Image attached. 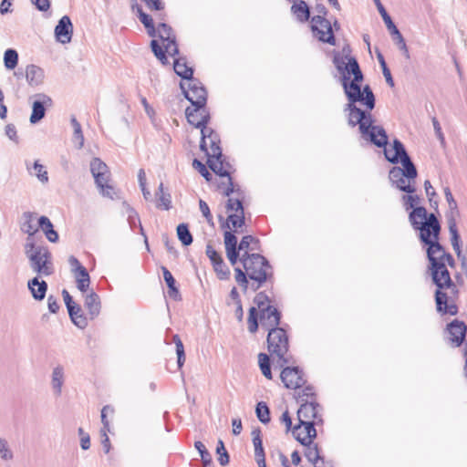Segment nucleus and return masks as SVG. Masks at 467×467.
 <instances>
[{
  "label": "nucleus",
  "instance_id": "obj_1",
  "mask_svg": "<svg viewBox=\"0 0 467 467\" xmlns=\"http://www.w3.org/2000/svg\"><path fill=\"white\" fill-rule=\"evenodd\" d=\"M333 62L337 69L342 73V86L348 100L345 108V111L348 112V124L353 127L358 125L363 139L379 148L386 147L388 136L383 127L373 125L371 114L356 106L357 102H360L368 110L375 107V97L369 86H365L361 90L363 74L357 59L348 55L335 56ZM384 154L389 162L396 164L400 161L402 165V168L396 166L389 171L391 183L402 192L414 193L418 172L401 141L394 140L392 149L385 148Z\"/></svg>",
  "mask_w": 467,
  "mask_h": 467
},
{
  "label": "nucleus",
  "instance_id": "obj_2",
  "mask_svg": "<svg viewBox=\"0 0 467 467\" xmlns=\"http://www.w3.org/2000/svg\"><path fill=\"white\" fill-rule=\"evenodd\" d=\"M433 284L437 286L435 291V303L437 311L441 314L455 316L458 313L456 299L459 289L452 281L446 265L437 268H429Z\"/></svg>",
  "mask_w": 467,
  "mask_h": 467
},
{
  "label": "nucleus",
  "instance_id": "obj_3",
  "mask_svg": "<svg viewBox=\"0 0 467 467\" xmlns=\"http://www.w3.org/2000/svg\"><path fill=\"white\" fill-rule=\"evenodd\" d=\"M25 254L28 258L30 268L36 276H48L54 273L52 256L47 247L36 245L34 239L26 238Z\"/></svg>",
  "mask_w": 467,
  "mask_h": 467
},
{
  "label": "nucleus",
  "instance_id": "obj_4",
  "mask_svg": "<svg viewBox=\"0 0 467 467\" xmlns=\"http://www.w3.org/2000/svg\"><path fill=\"white\" fill-rule=\"evenodd\" d=\"M409 220L412 227L420 232L421 242H428L431 235H440V223L434 213L428 214L426 208H414L409 214Z\"/></svg>",
  "mask_w": 467,
  "mask_h": 467
},
{
  "label": "nucleus",
  "instance_id": "obj_5",
  "mask_svg": "<svg viewBox=\"0 0 467 467\" xmlns=\"http://www.w3.org/2000/svg\"><path fill=\"white\" fill-rule=\"evenodd\" d=\"M241 261L250 279L257 282L254 290H257L268 276L271 275V266L265 257L259 254H242Z\"/></svg>",
  "mask_w": 467,
  "mask_h": 467
},
{
  "label": "nucleus",
  "instance_id": "obj_6",
  "mask_svg": "<svg viewBox=\"0 0 467 467\" xmlns=\"http://www.w3.org/2000/svg\"><path fill=\"white\" fill-rule=\"evenodd\" d=\"M267 347L274 358H276L277 365L282 368L291 362V356L288 353V337L284 328H271L267 335Z\"/></svg>",
  "mask_w": 467,
  "mask_h": 467
},
{
  "label": "nucleus",
  "instance_id": "obj_7",
  "mask_svg": "<svg viewBox=\"0 0 467 467\" xmlns=\"http://www.w3.org/2000/svg\"><path fill=\"white\" fill-rule=\"evenodd\" d=\"M158 36L164 46V50L161 47L158 41L153 39L150 42L152 52L163 65L169 64L166 54L171 57H174L175 55L179 54V49L175 41V36L172 33V28L165 23H160L158 26Z\"/></svg>",
  "mask_w": 467,
  "mask_h": 467
},
{
  "label": "nucleus",
  "instance_id": "obj_8",
  "mask_svg": "<svg viewBox=\"0 0 467 467\" xmlns=\"http://www.w3.org/2000/svg\"><path fill=\"white\" fill-rule=\"evenodd\" d=\"M90 171L100 194L113 199L116 192L114 187L109 183L110 172L107 164L99 158H93L90 161Z\"/></svg>",
  "mask_w": 467,
  "mask_h": 467
},
{
  "label": "nucleus",
  "instance_id": "obj_9",
  "mask_svg": "<svg viewBox=\"0 0 467 467\" xmlns=\"http://www.w3.org/2000/svg\"><path fill=\"white\" fill-rule=\"evenodd\" d=\"M180 86L185 98L192 103V107H205L207 92L197 78H192L186 80V82H181Z\"/></svg>",
  "mask_w": 467,
  "mask_h": 467
},
{
  "label": "nucleus",
  "instance_id": "obj_10",
  "mask_svg": "<svg viewBox=\"0 0 467 467\" xmlns=\"http://www.w3.org/2000/svg\"><path fill=\"white\" fill-rule=\"evenodd\" d=\"M375 3L377 5L378 10L386 25L388 30L389 31L390 35L392 36L393 41L398 46L399 49L402 51V53L406 57V58H410L409 49H408V47L406 45V42H405L402 35L400 34V32L399 31L397 26L393 23L391 17L387 13L386 9L384 8V6L380 3V1L375 0Z\"/></svg>",
  "mask_w": 467,
  "mask_h": 467
},
{
  "label": "nucleus",
  "instance_id": "obj_11",
  "mask_svg": "<svg viewBox=\"0 0 467 467\" xmlns=\"http://www.w3.org/2000/svg\"><path fill=\"white\" fill-rule=\"evenodd\" d=\"M219 144L220 139L218 134L209 128H202L200 147L202 150L206 152L207 157L211 158L222 155V150Z\"/></svg>",
  "mask_w": 467,
  "mask_h": 467
},
{
  "label": "nucleus",
  "instance_id": "obj_12",
  "mask_svg": "<svg viewBox=\"0 0 467 467\" xmlns=\"http://www.w3.org/2000/svg\"><path fill=\"white\" fill-rule=\"evenodd\" d=\"M208 165L210 169L216 174L221 177H226L228 181V185L223 190V194L225 196H230L231 193L240 192L239 189L235 190L234 186V182L230 176L232 166L231 164H227L228 168H223V154L221 156L216 157H208Z\"/></svg>",
  "mask_w": 467,
  "mask_h": 467
},
{
  "label": "nucleus",
  "instance_id": "obj_13",
  "mask_svg": "<svg viewBox=\"0 0 467 467\" xmlns=\"http://www.w3.org/2000/svg\"><path fill=\"white\" fill-rule=\"evenodd\" d=\"M300 401L301 405L297 410V417L300 422H315V424L322 422L318 403L307 399H302Z\"/></svg>",
  "mask_w": 467,
  "mask_h": 467
},
{
  "label": "nucleus",
  "instance_id": "obj_14",
  "mask_svg": "<svg viewBox=\"0 0 467 467\" xmlns=\"http://www.w3.org/2000/svg\"><path fill=\"white\" fill-rule=\"evenodd\" d=\"M32 113L30 122L32 124L38 123L46 115L47 109L53 106L52 99L45 93H37L32 97Z\"/></svg>",
  "mask_w": 467,
  "mask_h": 467
},
{
  "label": "nucleus",
  "instance_id": "obj_15",
  "mask_svg": "<svg viewBox=\"0 0 467 467\" xmlns=\"http://www.w3.org/2000/svg\"><path fill=\"white\" fill-rule=\"evenodd\" d=\"M311 24L315 36L322 42L328 43L330 45L335 44L332 27L328 20L320 16H316L312 18Z\"/></svg>",
  "mask_w": 467,
  "mask_h": 467
},
{
  "label": "nucleus",
  "instance_id": "obj_16",
  "mask_svg": "<svg viewBox=\"0 0 467 467\" xmlns=\"http://www.w3.org/2000/svg\"><path fill=\"white\" fill-rule=\"evenodd\" d=\"M446 332L448 334L449 344L452 348H459L465 339L467 326L463 321L454 319L447 324Z\"/></svg>",
  "mask_w": 467,
  "mask_h": 467
},
{
  "label": "nucleus",
  "instance_id": "obj_17",
  "mask_svg": "<svg viewBox=\"0 0 467 467\" xmlns=\"http://www.w3.org/2000/svg\"><path fill=\"white\" fill-rule=\"evenodd\" d=\"M428 245L427 248V257L428 260L434 257L443 256V258H447V264L451 267L455 266V260L451 256V254L447 253L443 246L439 243V235L429 237L428 242H423Z\"/></svg>",
  "mask_w": 467,
  "mask_h": 467
},
{
  "label": "nucleus",
  "instance_id": "obj_18",
  "mask_svg": "<svg viewBox=\"0 0 467 467\" xmlns=\"http://www.w3.org/2000/svg\"><path fill=\"white\" fill-rule=\"evenodd\" d=\"M280 378L285 386L291 389L301 388L306 382L303 378L302 371H300L296 367L284 368Z\"/></svg>",
  "mask_w": 467,
  "mask_h": 467
},
{
  "label": "nucleus",
  "instance_id": "obj_19",
  "mask_svg": "<svg viewBox=\"0 0 467 467\" xmlns=\"http://www.w3.org/2000/svg\"><path fill=\"white\" fill-rule=\"evenodd\" d=\"M292 433L301 444H308L317 437L315 422L299 421L292 430Z\"/></svg>",
  "mask_w": 467,
  "mask_h": 467
},
{
  "label": "nucleus",
  "instance_id": "obj_20",
  "mask_svg": "<svg viewBox=\"0 0 467 467\" xmlns=\"http://www.w3.org/2000/svg\"><path fill=\"white\" fill-rule=\"evenodd\" d=\"M260 311L261 327L270 331L271 328H277L280 322V313L273 306L267 305Z\"/></svg>",
  "mask_w": 467,
  "mask_h": 467
},
{
  "label": "nucleus",
  "instance_id": "obj_21",
  "mask_svg": "<svg viewBox=\"0 0 467 467\" xmlns=\"http://www.w3.org/2000/svg\"><path fill=\"white\" fill-rule=\"evenodd\" d=\"M73 35V25L67 16H64L58 21L55 27V36L57 40L62 44H67L71 41Z\"/></svg>",
  "mask_w": 467,
  "mask_h": 467
},
{
  "label": "nucleus",
  "instance_id": "obj_22",
  "mask_svg": "<svg viewBox=\"0 0 467 467\" xmlns=\"http://www.w3.org/2000/svg\"><path fill=\"white\" fill-rule=\"evenodd\" d=\"M185 115L187 120L190 124L195 126L196 128H200L201 130L202 128H207L206 124L209 120V115L205 110V108H187L185 110Z\"/></svg>",
  "mask_w": 467,
  "mask_h": 467
},
{
  "label": "nucleus",
  "instance_id": "obj_23",
  "mask_svg": "<svg viewBox=\"0 0 467 467\" xmlns=\"http://www.w3.org/2000/svg\"><path fill=\"white\" fill-rule=\"evenodd\" d=\"M305 447L304 455L306 458L316 466L328 467L330 462H326L324 458L320 456L319 449L317 443L313 441L308 444H302Z\"/></svg>",
  "mask_w": 467,
  "mask_h": 467
},
{
  "label": "nucleus",
  "instance_id": "obj_24",
  "mask_svg": "<svg viewBox=\"0 0 467 467\" xmlns=\"http://www.w3.org/2000/svg\"><path fill=\"white\" fill-rule=\"evenodd\" d=\"M26 82L31 87H37L43 84L45 79L44 69L40 67L31 64L26 67Z\"/></svg>",
  "mask_w": 467,
  "mask_h": 467
},
{
  "label": "nucleus",
  "instance_id": "obj_25",
  "mask_svg": "<svg viewBox=\"0 0 467 467\" xmlns=\"http://www.w3.org/2000/svg\"><path fill=\"white\" fill-rule=\"evenodd\" d=\"M65 382V368L61 365L56 366L51 374V389L55 396L62 394V388Z\"/></svg>",
  "mask_w": 467,
  "mask_h": 467
},
{
  "label": "nucleus",
  "instance_id": "obj_26",
  "mask_svg": "<svg viewBox=\"0 0 467 467\" xmlns=\"http://www.w3.org/2000/svg\"><path fill=\"white\" fill-rule=\"evenodd\" d=\"M449 210L446 213V219L448 223L449 232L451 238L460 236L457 229V220L460 216L457 202L449 203Z\"/></svg>",
  "mask_w": 467,
  "mask_h": 467
},
{
  "label": "nucleus",
  "instance_id": "obj_27",
  "mask_svg": "<svg viewBox=\"0 0 467 467\" xmlns=\"http://www.w3.org/2000/svg\"><path fill=\"white\" fill-rule=\"evenodd\" d=\"M27 286L35 300L41 301L45 298L47 290L46 281H39V277L36 276L28 281Z\"/></svg>",
  "mask_w": 467,
  "mask_h": 467
},
{
  "label": "nucleus",
  "instance_id": "obj_28",
  "mask_svg": "<svg viewBox=\"0 0 467 467\" xmlns=\"http://www.w3.org/2000/svg\"><path fill=\"white\" fill-rule=\"evenodd\" d=\"M25 165L27 172L32 176H36L40 182L47 183L48 182L47 171L38 161L32 163L30 161L26 160Z\"/></svg>",
  "mask_w": 467,
  "mask_h": 467
},
{
  "label": "nucleus",
  "instance_id": "obj_29",
  "mask_svg": "<svg viewBox=\"0 0 467 467\" xmlns=\"http://www.w3.org/2000/svg\"><path fill=\"white\" fill-rule=\"evenodd\" d=\"M84 305L91 318L96 317L99 314L100 300L99 296L95 292L90 291L86 295Z\"/></svg>",
  "mask_w": 467,
  "mask_h": 467
},
{
  "label": "nucleus",
  "instance_id": "obj_30",
  "mask_svg": "<svg viewBox=\"0 0 467 467\" xmlns=\"http://www.w3.org/2000/svg\"><path fill=\"white\" fill-rule=\"evenodd\" d=\"M173 69L175 73L184 80H189L193 78V69L187 65L185 58L180 57L174 59Z\"/></svg>",
  "mask_w": 467,
  "mask_h": 467
},
{
  "label": "nucleus",
  "instance_id": "obj_31",
  "mask_svg": "<svg viewBox=\"0 0 467 467\" xmlns=\"http://www.w3.org/2000/svg\"><path fill=\"white\" fill-rule=\"evenodd\" d=\"M24 222L21 229L23 232L28 234L27 238H32L34 234L38 231V225L35 223L36 215L33 213L26 212L23 214Z\"/></svg>",
  "mask_w": 467,
  "mask_h": 467
},
{
  "label": "nucleus",
  "instance_id": "obj_32",
  "mask_svg": "<svg viewBox=\"0 0 467 467\" xmlns=\"http://www.w3.org/2000/svg\"><path fill=\"white\" fill-rule=\"evenodd\" d=\"M171 194L164 191L163 183L161 182L156 192V206L159 209L169 210L171 208Z\"/></svg>",
  "mask_w": 467,
  "mask_h": 467
},
{
  "label": "nucleus",
  "instance_id": "obj_33",
  "mask_svg": "<svg viewBox=\"0 0 467 467\" xmlns=\"http://www.w3.org/2000/svg\"><path fill=\"white\" fill-rule=\"evenodd\" d=\"M252 438L253 444L254 447V458L255 461H260L263 462V460H265V451L263 448V441L261 438V431L260 429H254L252 431Z\"/></svg>",
  "mask_w": 467,
  "mask_h": 467
},
{
  "label": "nucleus",
  "instance_id": "obj_34",
  "mask_svg": "<svg viewBox=\"0 0 467 467\" xmlns=\"http://www.w3.org/2000/svg\"><path fill=\"white\" fill-rule=\"evenodd\" d=\"M291 11L300 22L307 21L310 16L308 5L303 0L295 2L291 7Z\"/></svg>",
  "mask_w": 467,
  "mask_h": 467
},
{
  "label": "nucleus",
  "instance_id": "obj_35",
  "mask_svg": "<svg viewBox=\"0 0 467 467\" xmlns=\"http://www.w3.org/2000/svg\"><path fill=\"white\" fill-rule=\"evenodd\" d=\"M72 322L79 328H85L88 325L87 318L84 317L81 307L78 305L69 306L67 309Z\"/></svg>",
  "mask_w": 467,
  "mask_h": 467
},
{
  "label": "nucleus",
  "instance_id": "obj_36",
  "mask_svg": "<svg viewBox=\"0 0 467 467\" xmlns=\"http://www.w3.org/2000/svg\"><path fill=\"white\" fill-rule=\"evenodd\" d=\"M451 244L458 259L461 261L462 269L467 276V252L463 253L461 249L460 236L451 238Z\"/></svg>",
  "mask_w": 467,
  "mask_h": 467
},
{
  "label": "nucleus",
  "instance_id": "obj_37",
  "mask_svg": "<svg viewBox=\"0 0 467 467\" xmlns=\"http://www.w3.org/2000/svg\"><path fill=\"white\" fill-rule=\"evenodd\" d=\"M73 127V142L77 145L78 149H81L84 146V135L82 132L81 125L75 117L70 119Z\"/></svg>",
  "mask_w": 467,
  "mask_h": 467
},
{
  "label": "nucleus",
  "instance_id": "obj_38",
  "mask_svg": "<svg viewBox=\"0 0 467 467\" xmlns=\"http://www.w3.org/2000/svg\"><path fill=\"white\" fill-rule=\"evenodd\" d=\"M163 273L164 281L169 287L168 294L171 297L176 298L179 295L178 288L175 286V279L171 273L164 266L161 267Z\"/></svg>",
  "mask_w": 467,
  "mask_h": 467
},
{
  "label": "nucleus",
  "instance_id": "obj_39",
  "mask_svg": "<svg viewBox=\"0 0 467 467\" xmlns=\"http://www.w3.org/2000/svg\"><path fill=\"white\" fill-rule=\"evenodd\" d=\"M259 241L255 239L252 235H245L242 238L240 244H238V250L240 252H243L244 254L245 252L248 253V250H256L258 247Z\"/></svg>",
  "mask_w": 467,
  "mask_h": 467
},
{
  "label": "nucleus",
  "instance_id": "obj_40",
  "mask_svg": "<svg viewBox=\"0 0 467 467\" xmlns=\"http://www.w3.org/2000/svg\"><path fill=\"white\" fill-rule=\"evenodd\" d=\"M244 224V211L231 213L228 215L226 225L228 228H240Z\"/></svg>",
  "mask_w": 467,
  "mask_h": 467
},
{
  "label": "nucleus",
  "instance_id": "obj_41",
  "mask_svg": "<svg viewBox=\"0 0 467 467\" xmlns=\"http://www.w3.org/2000/svg\"><path fill=\"white\" fill-rule=\"evenodd\" d=\"M177 235L182 244L185 246L192 243V235L186 223H181L177 226Z\"/></svg>",
  "mask_w": 467,
  "mask_h": 467
},
{
  "label": "nucleus",
  "instance_id": "obj_42",
  "mask_svg": "<svg viewBox=\"0 0 467 467\" xmlns=\"http://www.w3.org/2000/svg\"><path fill=\"white\" fill-rule=\"evenodd\" d=\"M18 63V53L12 48L5 50L4 54V64L5 67L11 70L14 69Z\"/></svg>",
  "mask_w": 467,
  "mask_h": 467
},
{
  "label": "nucleus",
  "instance_id": "obj_43",
  "mask_svg": "<svg viewBox=\"0 0 467 467\" xmlns=\"http://www.w3.org/2000/svg\"><path fill=\"white\" fill-rule=\"evenodd\" d=\"M258 363L260 369L262 371V374L268 379H272V372H271V365H270V358L265 353H260L258 355Z\"/></svg>",
  "mask_w": 467,
  "mask_h": 467
},
{
  "label": "nucleus",
  "instance_id": "obj_44",
  "mask_svg": "<svg viewBox=\"0 0 467 467\" xmlns=\"http://www.w3.org/2000/svg\"><path fill=\"white\" fill-rule=\"evenodd\" d=\"M255 413L262 423H267L270 421V410L265 402L260 401L257 403Z\"/></svg>",
  "mask_w": 467,
  "mask_h": 467
},
{
  "label": "nucleus",
  "instance_id": "obj_45",
  "mask_svg": "<svg viewBox=\"0 0 467 467\" xmlns=\"http://www.w3.org/2000/svg\"><path fill=\"white\" fill-rule=\"evenodd\" d=\"M401 202L406 211L419 207L420 199L417 194L409 193L402 195Z\"/></svg>",
  "mask_w": 467,
  "mask_h": 467
},
{
  "label": "nucleus",
  "instance_id": "obj_46",
  "mask_svg": "<svg viewBox=\"0 0 467 467\" xmlns=\"http://www.w3.org/2000/svg\"><path fill=\"white\" fill-rule=\"evenodd\" d=\"M173 342L175 343V346H176L178 367L182 368L185 362L184 347H183V344L178 335L173 336Z\"/></svg>",
  "mask_w": 467,
  "mask_h": 467
},
{
  "label": "nucleus",
  "instance_id": "obj_47",
  "mask_svg": "<svg viewBox=\"0 0 467 467\" xmlns=\"http://www.w3.org/2000/svg\"><path fill=\"white\" fill-rule=\"evenodd\" d=\"M195 449L199 451L200 456L202 458V462L204 466L210 465L212 463V455L206 450L204 444L202 441H195L194 443Z\"/></svg>",
  "mask_w": 467,
  "mask_h": 467
},
{
  "label": "nucleus",
  "instance_id": "obj_48",
  "mask_svg": "<svg viewBox=\"0 0 467 467\" xmlns=\"http://www.w3.org/2000/svg\"><path fill=\"white\" fill-rule=\"evenodd\" d=\"M0 457L4 461H11L14 458V453L4 438H0Z\"/></svg>",
  "mask_w": 467,
  "mask_h": 467
},
{
  "label": "nucleus",
  "instance_id": "obj_49",
  "mask_svg": "<svg viewBox=\"0 0 467 467\" xmlns=\"http://www.w3.org/2000/svg\"><path fill=\"white\" fill-rule=\"evenodd\" d=\"M216 452L219 454L218 461L220 464L222 466L227 465L229 463L230 457L222 440L218 441Z\"/></svg>",
  "mask_w": 467,
  "mask_h": 467
},
{
  "label": "nucleus",
  "instance_id": "obj_50",
  "mask_svg": "<svg viewBox=\"0 0 467 467\" xmlns=\"http://www.w3.org/2000/svg\"><path fill=\"white\" fill-rule=\"evenodd\" d=\"M248 330L251 333H255L258 329V320H257V310L256 307L252 306L249 309V317H248Z\"/></svg>",
  "mask_w": 467,
  "mask_h": 467
},
{
  "label": "nucleus",
  "instance_id": "obj_51",
  "mask_svg": "<svg viewBox=\"0 0 467 467\" xmlns=\"http://www.w3.org/2000/svg\"><path fill=\"white\" fill-rule=\"evenodd\" d=\"M126 213L128 214V223L131 229H133L137 223L140 225V230L142 231L143 228L140 224V217L138 213L130 205H127Z\"/></svg>",
  "mask_w": 467,
  "mask_h": 467
},
{
  "label": "nucleus",
  "instance_id": "obj_52",
  "mask_svg": "<svg viewBox=\"0 0 467 467\" xmlns=\"http://www.w3.org/2000/svg\"><path fill=\"white\" fill-rule=\"evenodd\" d=\"M378 60L380 64V67L382 68V73H383V76L386 79V82L390 86V87H393L394 86V81H393V78H392V76H391V73H390V70L389 69V67H387V64L385 62V59H384V57L379 53L378 54Z\"/></svg>",
  "mask_w": 467,
  "mask_h": 467
},
{
  "label": "nucleus",
  "instance_id": "obj_53",
  "mask_svg": "<svg viewBox=\"0 0 467 467\" xmlns=\"http://www.w3.org/2000/svg\"><path fill=\"white\" fill-rule=\"evenodd\" d=\"M213 265V269L216 272L217 275L220 279H226L229 276L230 271L228 267L224 265L223 260H220L215 263Z\"/></svg>",
  "mask_w": 467,
  "mask_h": 467
},
{
  "label": "nucleus",
  "instance_id": "obj_54",
  "mask_svg": "<svg viewBox=\"0 0 467 467\" xmlns=\"http://www.w3.org/2000/svg\"><path fill=\"white\" fill-rule=\"evenodd\" d=\"M224 245L225 250L238 249L237 239L235 235L230 231L224 232Z\"/></svg>",
  "mask_w": 467,
  "mask_h": 467
},
{
  "label": "nucleus",
  "instance_id": "obj_55",
  "mask_svg": "<svg viewBox=\"0 0 467 467\" xmlns=\"http://www.w3.org/2000/svg\"><path fill=\"white\" fill-rule=\"evenodd\" d=\"M114 412V410L113 408H111L109 405H106L102 408L101 410V422L103 424V427L102 429L100 430V431H109V420H107V415L109 413H113Z\"/></svg>",
  "mask_w": 467,
  "mask_h": 467
},
{
  "label": "nucleus",
  "instance_id": "obj_56",
  "mask_svg": "<svg viewBox=\"0 0 467 467\" xmlns=\"http://www.w3.org/2000/svg\"><path fill=\"white\" fill-rule=\"evenodd\" d=\"M226 209H227V212L230 213L244 211L243 203L240 201V199H238V198H236V199L229 198L227 204H226Z\"/></svg>",
  "mask_w": 467,
  "mask_h": 467
},
{
  "label": "nucleus",
  "instance_id": "obj_57",
  "mask_svg": "<svg viewBox=\"0 0 467 467\" xmlns=\"http://www.w3.org/2000/svg\"><path fill=\"white\" fill-rule=\"evenodd\" d=\"M206 255L213 265L223 259L221 254L211 244H207L206 246Z\"/></svg>",
  "mask_w": 467,
  "mask_h": 467
},
{
  "label": "nucleus",
  "instance_id": "obj_58",
  "mask_svg": "<svg viewBox=\"0 0 467 467\" xmlns=\"http://www.w3.org/2000/svg\"><path fill=\"white\" fill-rule=\"evenodd\" d=\"M192 165L207 181L211 180L212 175L202 162L195 159Z\"/></svg>",
  "mask_w": 467,
  "mask_h": 467
},
{
  "label": "nucleus",
  "instance_id": "obj_59",
  "mask_svg": "<svg viewBox=\"0 0 467 467\" xmlns=\"http://www.w3.org/2000/svg\"><path fill=\"white\" fill-rule=\"evenodd\" d=\"M234 271L236 282L246 290L248 285L246 275L240 268H235Z\"/></svg>",
  "mask_w": 467,
  "mask_h": 467
},
{
  "label": "nucleus",
  "instance_id": "obj_60",
  "mask_svg": "<svg viewBox=\"0 0 467 467\" xmlns=\"http://www.w3.org/2000/svg\"><path fill=\"white\" fill-rule=\"evenodd\" d=\"M138 16L140 21L143 24V26L146 27H149L150 25H153V19L150 16L145 14L140 6H138Z\"/></svg>",
  "mask_w": 467,
  "mask_h": 467
},
{
  "label": "nucleus",
  "instance_id": "obj_61",
  "mask_svg": "<svg viewBox=\"0 0 467 467\" xmlns=\"http://www.w3.org/2000/svg\"><path fill=\"white\" fill-rule=\"evenodd\" d=\"M38 228H41L42 231L46 234L53 229V224L47 216H41L38 219Z\"/></svg>",
  "mask_w": 467,
  "mask_h": 467
},
{
  "label": "nucleus",
  "instance_id": "obj_62",
  "mask_svg": "<svg viewBox=\"0 0 467 467\" xmlns=\"http://www.w3.org/2000/svg\"><path fill=\"white\" fill-rule=\"evenodd\" d=\"M268 297L264 293H259L254 298V303L257 305L259 310L265 308L268 303Z\"/></svg>",
  "mask_w": 467,
  "mask_h": 467
},
{
  "label": "nucleus",
  "instance_id": "obj_63",
  "mask_svg": "<svg viewBox=\"0 0 467 467\" xmlns=\"http://www.w3.org/2000/svg\"><path fill=\"white\" fill-rule=\"evenodd\" d=\"M199 207H200V211L202 213V215L206 218L207 222L210 223L212 221L213 217H212L208 204L203 200H200Z\"/></svg>",
  "mask_w": 467,
  "mask_h": 467
},
{
  "label": "nucleus",
  "instance_id": "obj_64",
  "mask_svg": "<svg viewBox=\"0 0 467 467\" xmlns=\"http://www.w3.org/2000/svg\"><path fill=\"white\" fill-rule=\"evenodd\" d=\"M5 135L15 142H18V137L16 134V129L14 124H7L5 126Z\"/></svg>",
  "mask_w": 467,
  "mask_h": 467
}]
</instances>
